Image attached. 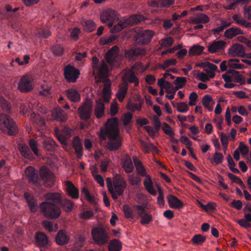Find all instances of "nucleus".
<instances>
[{
  "label": "nucleus",
  "instance_id": "15",
  "mask_svg": "<svg viewBox=\"0 0 251 251\" xmlns=\"http://www.w3.org/2000/svg\"><path fill=\"white\" fill-rule=\"evenodd\" d=\"M146 50L144 48H136L126 50L125 51L126 57L129 60H134L135 57L143 56L146 54Z\"/></svg>",
  "mask_w": 251,
  "mask_h": 251
},
{
  "label": "nucleus",
  "instance_id": "6",
  "mask_svg": "<svg viewBox=\"0 0 251 251\" xmlns=\"http://www.w3.org/2000/svg\"><path fill=\"white\" fill-rule=\"evenodd\" d=\"M91 234L94 242L99 246L105 244L109 240V237L105 230L100 227L92 229Z\"/></svg>",
  "mask_w": 251,
  "mask_h": 251
},
{
  "label": "nucleus",
  "instance_id": "37",
  "mask_svg": "<svg viewBox=\"0 0 251 251\" xmlns=\"http://www.w3.org/2000/svg\"><path fill=\"white\" fill-rule=\"evenodd\" d=\"M133 160L135 164L136 171L141 176H146V171L145 167L142 165L141 162L136 156L133 157Z\"/></svg>",
  "mask_w": 251,
  "mask_h": 251
},
{
  "label": "nucleus",
  "instance_id": "29",
  "mask_svg": "<svg viewBox=\"0 0 251 251\" xmlns=\"http://www.w3.org/2000/svg\"><path fill=\"white\" fill-rule=\"evenodd\" d=\"M98 75L99 76L100 78H106L108 75V68L104 61L102 60L98 68Z\"/></svg>",
  "mask_w": 251,
  "mask_h": 251
},
{
  "label": "nucleus",
  "instance_id": "57",
  "mask_svg": "<svg viewBox=\"0 0 251 251\" xmlns=\"http://www.w3.org/2000/svg\"><path fill=\"white\" fill-rule=\"evenodd\" d=\"M81 194H83L85 199L89 202L95 203L94 197H92L89 193V190L86 188H83L81 190Z\"/></svg>",
  "mask_w": 251,
  "mask_h": 251
},
{
  "label": "nucleus",
  "instance_id": "40",
  "mask_svg": "<svg viewBox=\"0 0 251 251\" xmlns=\"http://www.w3.org/2000/svg\"><path fill=\"white\" fill-rule=\"evenodd\" d=\"M209 22V17L205 14H200L196 17L192 19L191 23L193 24H206Z\"/></svg>",
  "mask_w": 251,
  "mask_h": 251
},
{
  "label": "nucleus",
  "instance_id": "53",
  "mask_svg": "<svg viewBox=\"0 0 251 251\" xmlns=\"http://www.w3.org/2000/svg\"><path fill=\"white\" fill-rule=\"evenodd\" d=\"M53 53L56 56H61L63 55L64 49L59 45H54L51 49Z\"/></svg>",
  "mask_w": 251,
  "mask_h": 251
},
{
  "label": "nucleus",
  "instance_id": "8",
  "mask_svg": "<svg viewBox=\"0 0 251 251\" xmlns=\"http://www.w3.org/2000/svg\"><path fill=\"white\" fill-rule=\"evenodd\" d=\"M39 175L45 186L50 187L53 185L55 177L49 168L44 166L42 167L39 171Z\"/></svg>",
  "mask_w": 251,
  "mask_h": 251
},
{
  "label": "nucleus",
  "instance_id": "25",
  "mask_svg": "<svg viewBox=\"0 0 251 251\" xmlns=\"http://www.w3.org/2000/svg\"><path fill=\"white\" fill-rule=\"evenodd\" d=\"M45 199L47 201H50L51 203H55L56 205L60 203L61 201V196L58 193H48L44 195Z\"/></svg>",
  "mask_w": 251,
  "mask_h": 251
},
{
  "label": "nucleus",
  "instance_id": "13",
  "mask_svg": "<svg viewBox=\"0 0 251 251\" xmlns=\"http://www.w3.org/2000/svg\"><path fill=\"white\" fill-rule=\"evenodd\" d=\"M134 209L141 218L140 223L142 225H147L152 221V216L147 213L145 211V207L142 205H135Z\"/></svg>",
  "mask_w": 251,
  "mask_h": 251
},
{
  "label": "nucleus",
  "instance_id": "12",
  "mask_svg": "<svg viewBox=\"0 0 251 251\" xmlns=\"http://www.w3.org/2000/svg\"><path fill=\"white\" fill-rule=\"evenodd\" d=\"M100 18L103 23H107L108 21L115 22L119 20L120 15L116 11L108 9L101 12Z\"/></svg>",
  "mask_w": 251,
  "mask_h": 251
},
{
  "label": "nucleus",
  "instance_id": "47",
  "mask_svg": "<svg viewBox=\"0 0 251 251\" xmlns=\"http://www.w3.org/2000/svg\"><path fill=\"white\" fill-rule=\"evenodd\" d=\"M28 144L34 154L36 156H39L40 154L39 153L38 144L37 141L34 139H30L28 141Z\"/></svg>",
  "mask_w": 251,
  "mask_h": 251
},
{
  "label": "nucleus",
  "instance_id": "36",
  "mask_svg": "<svg viewBox=\"0 0 251 251\" xmlns=\"http://www.w3.org/2000/svg\"><path fill=\"white\" fill-rule=\"evenodd\" d=\"M18 149L23 156L28 159L32 158V152L26 145H19Z\"/></svg>",
  "mask_w": 251,
  "mask_h": 251
},
{
  "label": "nucleus",
  "instance_id": "45",
  "mask_svg": "<svg viewBox=\"0 0 251 251\" xmlns=\"http://www.w3.org/2000/svg\"><path fill=\"white\" fill-rule=\"evenodd\" d=\"M84 30L88 32L93 31L96 27L95 23L91 20H86L82 23Z\"/></svg>",
  "mask_w": 251,
  "mask_h": 251
},
{
  "label": "nucleus",
  "instance_id": "60",
  "mask_svg": "<svg viewBox=\"0 0 251 251\" xmlns=\"http://www.w3.org/2000/svg\"><path fill=\"white\" fill-rule=\"evenodd\" d=\"M123 211L124 212L125 216L126 218H133V215L131 209L128 205H124L123 206Z\"/></svg>",
  "mask_w": 251,
  "mask_h": 251
},
{
  "label": "nucleus",
  "instance_id": "16",
  "mask_svg": "<svg viewBox=\"0 0 251 251\" xmlns=\"http://www.w3.org/2000/svg\"><path fill=\"white\" fill-rule=\"evenodd\" d=\"M104 102H106L103 98H99L96 100L94 112L97 118L99 119L104 115L105 110Z\"/></svg>",
  "mask_w": 251,
  "mask_h": 251
},
{
  "label": "nucleus",
  "instance_id": "44",
  "mask_svg": "<svg viewBox=\"0 0 251 251\" xmlns=\"http://www.w3.org/2000/svg\"><path fill=\"white\" fill-rule=\"evenodd\" d=\"M128 180L132 186L139 185L141 182V179L139 176L134 174L128 176Z\"/></svg>",
  "mask_w": 251,
  "mask_h": 251
},
{
  "label": "nucleus",
  "instance_id": "31",
  "mask_svg": "<svg viewBox=\"0 0 251 251\" xmlns=\"http://www.w3.org/2000/svg\"><path fill=\"white\" fill-rule=\"evenodd\" d=\"M119 89L116 96L120 102H123L127 93L128 84L122 83L119 85Z\"/></svg>",
  "mask_w": 251,
  "mask_h": 251
},
{
  "label": "nucleus",
  "instance_id": "5",
  "mask_svg": "<svg viewBox=\"0 0 251 251\" xmlns=\"http://www.w3.org/2000/svg\"><path fill=\"white\" fill-rule=\"evenodd\" d=\"M93 68V75H95V79H96L95 85H98L99 83L100 82L101 80H102V81L104 83V87L102 90V97L106 103H108L109 102L111 98V81L109 79H107V78H100L98 75H95V70L96 69V67L94 66Z\"/></svg>",
  "mask_w": 251,
  "mask_h": 251
},
{
  "label": "nucleus",
  "instance_id": "33",
  "mask_svg": "<svg viewBox=\"0 0 251 251\" xmlns=\"http://www.w3.org/2000/svg\"><path fill=\"white\" fill-rule=\"evenodd\" d=\"M36 242L39 247H45L48 244V238L44 233L37 232L36 236Z\"/></svg>",
  "mask_w": 251,
  "mask_h": 251
},
{
  "label": "nucleus",
  "instance_id": "48",
  "mask_svg": "<svg viewBox=\"0 0 251 251\" xmlns=\"http://www.w3.org/2000/svg\"><path fill=\"white\" fill-rule=\"evenodd\" d=\"M244 16L251 27V6H245L244 8Z\"/></svg>",
  "mask_w": 251,
  "mask_h": 251
},
{
  "label": "nucleus",
  "instance_id": "19",
  "mask_svg": "<svg viewBox=\"0 0 251 251\" xmlns=\"http://www.w3.org/2000/svg\"><path fill=\"white\" fill-rule=\"evenodd\" d=\"M123 83H134V86L137 87L139 85L138 78L136 76L135 73L132 70H128L126 73L125 75L122 78Z\"/></svg>",
  "mask_w": 251,
  "mask_h": 251
},
{
  "label": "nucleus",
  "instance_id": "51",
  "mask_svg": "<svg viewBox=\"0 0 251 251\" xmlns=\"http://www.w3.org/2000/svg\"><path fill=\"white\" fill-rule=\"evenodd\" d=\"M206 240V237L201 234L195 235L192 239V242L195 244L201 245Z\"/></svg>",
  "mask_w": 251,
  "mask_h": 251
},
{
  "label": "nucleus",
  "instance_id": "59",
  "mask_svg": "<svg viewBox=\"0 0 251 251\" xmlns=\"http://www.w3.org/2000/svg\"><path fill=\"white\" fill-rule=\"evenodd\" d=\"M94 216V213L92 211H85L79 214V217L83 220H88Z\"/></svg>",
  "mask_w": 251,
  "mask_h": 251
},
{
  "label": "nucleus",
  "instance_id": "35",
  "mask_svg": "<svg viewBox=\"0 0 251 251\" xmlns=\"http://www.w3.org/2000/svg\"><path fill=\"white\" fill-rule=\"evenodd\" d=\"M144 184L146 190L151 195H155L156 194V190L153 188L151 179L149 175L145 176V179L144 181Z\"/></svg>",
  "mask_w": 251,
  "mask_h": 251
},
{
  "label": "nucleus",
  "instance_id": "17",
  "mask_svg": "<svg viewBox=\"0 0 251 251\" xmlns=\"http://www.w3.org/2000/svg\"><path fill=\"white\" fill-rule=\"evenodd\" d=\"M245 50L243 46L239 44L233 45L228 50V53L232 56H245Z\"/></svg>",
  "mask_w": 251,
  "mask_h": 251
},
{
  "label": "nucleus",
  "instance_id": "18",
  "mask_svg": "<svg viewBox=\"0 0 251 251\" xmlns=\"http://www.w3.org/2000/svg\"><path fill=\"white\" fill-rule=\"evenodd\" d=\"M25 174L29 183L33 184L38 183L39 180L38 176L35 173V170L33 167L31 166L27 167L25 170Z\"/></svg>",
  "mask_w": 251,
  "mask_h": 251
},
{
  "label": "nucleus",
  "instance_id": "27",
  "mask_svg": "<svg viewBox=\"0 0 251 251\" xmlns=\"http://www.w3.org/2000/svg\"><path fill=\"white\" fill-rule=\"evenodd\" d=\"M66 191L73 199L78 198V190L70 181H66Z\"/></svg>",
  "mask_w": 251,
  "mask_h": 251
},
{
  "label": "nucleus",
  "instance_id": "4",
  "mask_svg": "<svg viewBox=\"0 0 251 251\" xmlns=\"http://www.w3.org/2000/svg\"><path fill=\"white\" fill-rule=\"evenodd\" d=\"M0 130L10 136L16 135L18 129L16 123L9 116L0 113Z\"/></svg>",
  "mask_w": 251,
  "mask_h": 251
},
{
  "label": "nucleus",
  "instance_id": "49",
  "mask_svg": "<svg viewBox=\"0 0 251 251\" xmlns=\"http://www.w3.org/2000/svg\"><path fill=\"white\" fill-rule=\"evenodd\" d=\"M212 101V98L211 96L209 95H205L202 98V104L207 108L209 111H212V108L210 106V102Z\"/></svg>",
  "mask_w": 251,
  "mask_h": 251
},
{
  "label": "nucleus",
  "instance_id": "20",
  "mask_svg": "<svg viewBox=\"0 0 251 251\" xmlns=\"http://www.w3.org/2000/svg\"><path fill=\"white\" fill-rule=\"evenodd\" d=\"M24 197L28 203L29 209L31 212L35 213L38 210V204L36 200L33 196L30 194L28 192L24 193Z\"/></svg>",
  "mask_w": 251,
  "mask_h": 251
},
{
  "label": "nucleus",
  "instance_id": "26",
  "mask_svg": "<svg viewBox=\"0 0 251 251\" xmlns=\"http://www.w3.org/2000/svg\"><path fill=\"white\" fill-rule=\"evenodd\" d=\"M167 200L170 207L172 208L179 209L183 206V204L181 201L173 195H169Z\"/></svg>",
  "mask_w": 251,
  "mask_h": 251
},
{
  "label": "nucleus",
  "instance_id": "7",
  "mask_svg": "<svg viewBox=\"0 0 251 251\" xmlns=\"http://www.w3.org/2000/svg\"><path fill=\"white\" fill-rule=\"evenodd\" d=\"M92 111V101L86 98L83 103L78 108L77 112L81 119L87 120L90 119Z\"/></svg>",
  "mask_w": 251,
  "mask_h": 251
},
{
  "label": "nucleus",
  "instance_id": "58",
  "mask_svg": "<svg viewBox=\"0 0 251 251\" xmlns=\"http://www.w3.org/2000/svg\"><path fill=\"white\" fill-rule=\"evenodd\" d=\"M0 107L5 112H10V106L8 102L2 97H0Z\"/></svg>",
  "mask_w": 251,
  "mask_h": 251
},
{
  "label": "nucleus",
  "instance_id": "46",
  "mask_svg": "<svg viewBox=\"0 0 251 251\" xmlns=\"http://www.w3.org/2000/svg\"><path fill=\"white\" fill-rule=\"evenodd\" d=\"M232 19L238 25H242L246 27H250V25L247 23V21L246 19H243L241 16L238 14L234 15Z\"/></svg>",
  "mask_w": 251,
  "mask_h": 251
},
{
  "label": "nucleus",
  "instance_id": "2",
  "mask_svg": "<svg viewBox=\"0 0 251 251\" xmlns=\"http://www.w3.org/2000/svg\"><path fill=\"white\" fill-rule=\"evenodd\" d=\"M106 183L108 192L113 200H117L119 196H122L127 186V183L120 174H116L113 179L110 177L106 179Z\"/></svg>",
  "mask_w": 251,
  "mask_h": 251
},
{
  "label": "nucleus",
  "instance_id": "52",
  "mask_svg": "<svg viewBox=\"0 0 251 251\" xmlns=\"http://www.w3.org/2000/svg\"><path fill=\"white\" fill-rule=\"evenodd\" d=\"M176 63V59L172 58L166 60L163 64H159V67L163 70L171 66H175Z\"/></svg>",
  "mask_w": 251,
  "mask_h": 251
},
{
  "label": "nucleus",
  "instance_id": "39",
  "mask_svg": "<svg viewBox=\"0 0 251 251\" xmlns=\"http://www.w3.org/2000/svg\"><path fill=\"white\" fill-rule=\"evenodd\" d=\"M139 142L142 147L143 151L145 153H149L150 151H156L157 149L152 143H147L142 140H139Z\"/></svg>",
  "mask_w": 251,
  "mask_h": 251
},
{
  "label": "nucleus",
  "instance_id": "10",
  "mask_svg": "<svg viewBox=\"0 0 251 251\" xmlns=\"http://www.w3.org/2000/svg\"><path fill=\"white\" fill-rule=\"evenodd\" d=\"M33 81L32 76L26 74L23 75L18 83V88L23 93H27L31 91L33 89L32 82Z\"/></svg>",
  "mask_w": 251,
  "mask_h": 251
},
{
  "label": "nucleus",
  "instance_id": "43",
  "mask_svg": "<svg viewBox=\"0 0 251 251\" xmlns=\"http://www.w3.org/2000/svg\"><path fill=\"white\" fill-rule=\"evenodd\" d=\"M204 47L200 45H194L189 50L190 56L199 55L201 54L204 50Z\"/></svg>",
  "mask_w": 251,
  "mask_h": 251
},
{
  "label": "nucleus",
  "instance_id": "64",
  "mask_svg": "<svg viewBox=\"0 0 251 251\" xmlns=\"http://www.w3.org/2000/svg\"><path fill=\"white\" fill-rule=\"evenodd\" d=\"M118 111V103L116 100H113L110 106V114L111 116L115 115Z\"/></svg>",
  "mask_w": 251,
  "mask_h": 251
},
{
  "label": "nucleus",
  "instance_id": "9",
  "mask_svg": "<svg viewBox=\"0 0 251 251\" xmlns=\"http://www.w3.org/2000/svg\"><path fill=\"white\" fill-rule=\"evenodd\" d=\"M155 35V32L150 30H145L138 32L135 36V42L139 45L150 43Z\"/></svg>",
  "mask_w": 251,
  "mask_h": 251
},
{
  "label": "nucleus",
  "instance_id": "30",
  "mask_svg": "<svg viewBox=\"0 0 251 251\" xmlns=\"http://www.w3.org/2000/svg\"><path fill=\"white\" fill-rule=\"evenodd\" d=\"M130 23L129 19H123L119 21L118 24L116 25L111 29L112 33H117L121 31L124 28H126Z\"/></svg>",
  "mask_w": 251,
  "mask_h": 251
},
{
  "label": "nucleus",
  "instance_id": "56",
  "mask_svg": "<svg viewBox=\"0 0 251 251\" xmlns=\"http://www.w3.org/2000/svg\"><path fill=\"white\" fill-rule=\"evenodd\" d=\"M174 43V39L171 37H169L161 40V46L163 48H167L171 46Z\"/></svg>",
  "mask_w": 251,
  "mask_h": 251
},
{
  "label": "nucleus",
  "instance_id": "24",
  "mask_svg": "<svg viewBox=\"0 0 251 251\" xmlns=\"http://www.w3.org/2000/svg\"><path fill=\"white\" fill-rule=\"evenodd\" d=\"M51 117L53 119L60 122H65L67 119V114L60 108H57L52 110Z\"/></svg>",
  "mask_w": 251,
  "mask_h": 251
},
{
  "label": "nucleus",
  "instance_id": "22",
  "mask_svg": "<svg viewBox=\"0 0 251 251\" xmlns=\"http://www.w3.org/2000/svg\"><path fill=\"white\" fill-rule=\"evenodd\" d=\"M70 237L68 232L64 230H60L55 237L56 243L59 245H64L68 243Z\"/></svg>",
  "mask_w": 251,
  "mask_h": 251
},
{
  "label": "nucleus",
  "instance_id": "55",
  "mask_svg": "<svg viewBox=\"0 0 251 251\" xmlns=\"http://www.w3.org/2000/svg\"><path fill=\"white\" fill-rule=\"evenodd\" d=\"M177 110L181 113H184L188 111L189 107L185 102H177L176 104Z\"/></svg>",
  "mask_w": 251,
  "mask_h": 251
},
{
  "label": "nucleus",
  "instance_id": "3",
  "mask_svg": "<svg viewBox=\"0 0 251 251\" xmlns=\"http://www.w3.org/2000/svg\"><path fill=\"white\" fill-rule=\"evenodd\" d=\"M40 212L46 218L54 220L58 218L61 213L60 208L50 201L42 202L39 205Z\"/></svg>",
  "mask_w": 251,
  "mask_h": 251
},
{
  "label": "nucleus",
  "instance_id": "42",
  "mask_svg": "<svg viewBox=\"0 0 251 251\" xmlns=\"http://www.w3.org/2000/svg\"><path fill=\"white\" fill-rule=\"evenodd\" d=\"M44 148L48 151H54L56 148V144L54 140L50 138L45 139L43 142Z\"/></svg>",
  "mask_w": 251,
  "mask_h": 251
},
{
  "label": "nucleus",
  "instance_id": "21",
  "mask_svg": "<svg viewBox=\"0 0 251 251\" xmlns=\"http://www.w3.org/2000/svg\"><path fill=\"white\" fill-rule=\"evenodd\" d=\"M225 46L226 42L221 40L215 41L208 45V51L210 53H215L223 50Z\"/></svg>",
  "mask_w": 251,
  "mask_h": 251
},
{
  "label": "nucleus",
  "instance_id": "50",
  "mask_svg": "<svg viewBox=\"0 0 251 251\" xmlns=\"http://www.w3.org/2000/svg\"><path fill=\"white\" fill-rule=\"evenodd\" d=\"M239 60L238 59H231L228 63L227 65L229 67L234 69H241L243 67V65L238 64Z\"/></svg>",
  "mask_w": 251,
  "mask_h": 251
},
{
  "label": "nucleus",
  "instance_id": "14",
  "mask_svg": "<svg viewBox=\"0 0 251 251\" xmlns=\"http://www.w3.org/2000/svg\"><path fill=\"white\" fill-rule=\"evenodd\" d=\"M64 74L68 81L75 82L78 77L79 72L75 67L68 65L65 68Z\"/></svg>",
  "mask_w": 251,
  "mask_h": 251
},
{
  "label": "nucleus",
  "instance_id": "38",
  "mask_svg": "<svg viewBox=\"0 0 251 251\" xmlns=\"http://www.w3.org/2000/svg\"><path fill=\"white\" fill-rule=\"evenodd\" d=\"M122 248V244L118 239L112 240L109 243L108 248L109 251H120Z\"/></svg>",
  "mask_w": 251,
  "mask_h": 251
},
{
  "label": "nucleus",
  "instance_id": "54",
  "mask_svg": "<svg viewBox=\"0 0 251 251\" xmlns=\"http://www.w3.org/2000/svg\"><path fill=\"white\" fill-rule=\"evenodd\" d=\"M201 66L204 69V71L205 72L206 69H208L210 71H216L218 69L217 66L209 62H206L201 63Z\"/></svg>",
  "mask_w": 251,
  "mask_h": 251
},
{
  "label": "nucleus",
  "instance_id": "32",
  "mask_svg": "<svg viewBox=\"0 0 251 251\" xmlns=\"http://www.w3.org/2000/svg\"><path fill=\"white\" fill-rule=\"evenodd\" d=\"M73 147L74 148L77 157L80 158L82 155V146L78 137L76 136L73 141Z\"/></svg>",
  "mask_w": 251,
  "mask_h": 251
},
{
  "label": "nucleus",
  "instance_id": "1",
  "mask_svg": "<svg viewBox=\"0 0 251 251\" xmlns=\"http://www.w3.org/2000/svg\"><path fill=\"white\" fill-rule=\"evenodd\" d=\"M105 129L100 130V137L102 140L108 138L106 148L110 151L118 150L122 146V140L119 134L118 119L114 117L107 120Z\"/></svg>",
  "mask_w": 251,
  "mask_h": 251
},
{
  "label": "nucleus",
  "instance_id": "23",
  "mask_svg": "<svg viewBox=\"0 0 251 251\" xmlns=\"http://www.w3.org/2000/svg\"><path fill=\"white\" fill-rule=\"evenodd\" d=\"M122 167L124 171L127 173H131L134 170V166L133 165L131 157L127 154L125 155L122 160Z\"/></svg>",
  "mask_w": 251,
  "mask_h": 251
},
{
  "label": "nucleus",
  "instance_id": "28",
  "mask_svg": "<svg viewBox=\"0 0 251 251\" xmlns=\"http://www.w3.org/2000/svg\"><path fill=\"white\" fill-rule=\"evenodd\" d=\"M68 98L73 102H78L80 100V95L78 92L73 88H71L65 91Z\"/></svg>",
  "mask_w": 251,
  "mask_h": 251
},
{
  "label": "nucleus",
  "instance_id": "11",
  "mask_svg": "<svg viewBox=\"0 0 251 251\" xmlns=\"http://www.w3.org/2000/svg\"><path fill=\"white\" fill-rule=\"evenodd\" d=\"M119 48L117 46H113L107 52L105 59L107 63L111 66L119 65L121 56L119 54Z\"/></svg>",
  "mask_w": 251,
  "mask_h": 251
},
{
  "label": "nucleus",
  "instance_id": "61",
  "mask_svg": "<svg viewBox=\"0 0 251 251\" xmlns=\"http://www.w3.org/2000/svg\"><path fill=\"white\" fill-rule=\"evenodd\" d=\"M162 129L166 134L170 136H173L175 134V133L173 131L172 128L166 123L163 124V126H162Z\"/></svg>",
  "mask_w": 251,
  "mask_h": 251
},
{
  "label": "nucleus",
  "instance_id": "62",
  "mask_svg": "<svg viewBox=\"0 0 251 251\" xmlns=\"http://www.w3.org/2000/svg\"><path fill=\"white\" fill-rule=\"evenodd\" d=\"M81 32L80 29L78 27L74 28L71 32L70 37L75 41L78 39L79 35Z\"/></svg>",
  "mask_w": 251,
  "mask_h": 251
},
{
  "label": "nucleus",
  "instance_id": "63",
  "mask_svg": "<svg viewBox=\"0 0 251 251\" xmlns=\"http://www.w3.org/2000/svg\"><path fill=\"white\" fill-rule=\"evenodd\" d=\"M128 109L132 111L135 110L140 111L141 109V104L140 103H134L132 102H128L127 105Z\"/></svg>",
  "mask_w": 251,
  "mask_h": 251
},
{
  "label": "nucleus",
  "instance_id": "34",
  "mask_svg": "<svg viewBox=\"0 0 251 251\" xmlns=\"http://www.w3.org/2000/svg\"><path fill=\"white\" fill-rule=\"evenodd\" d=\"M243 34V31L240 28L232 27L226 30L224 35L227 38L231 39L237 35Z\"/></svg>",
  "mask_w": 251,
  "mask_h": 251
},
{
  "label": "nucleus",
  "instance_id": "41",
  "mask_svg": "<svg viewBox=\"0 0 251 251\" xmlns=\"http://www.w3.org/2000/svg\"><path fill=\"white\" fill-rule=\"evenodd\" d=\"M63 210L67 212H71L74 207V204L73 202L67 199L62 200L61 199V201L60 202Z\"/></svg>",
  "mask_w": 251,
  "mask_h": 251
}]
</instances>
